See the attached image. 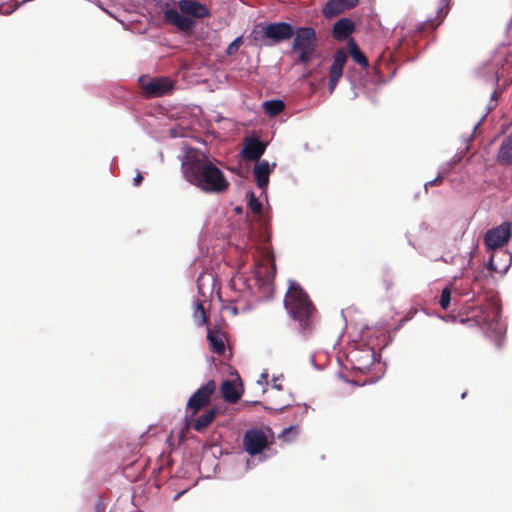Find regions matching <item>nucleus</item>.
<instances>
[{
	"mask_svg": "<svg viewBox=\"0 0 512 512\" xmlns=\"http://www.w3.org/2000/svg\"><path fill=\"white\" fill-rule=\"evenodd\" d=\"M348 50L349 54L352 57L353 61L360 65L362 68H367L369 66V62L364 53L360 50L359 46L355 42L353 38L348 40Z\"/></svg>",
	"mask_w": 512,
	"mask_h": 512,
	"instance_id": "aec40b11",
	"label": "nucleus"
},
{
	"mask_svg": "<svg viewBox=\"0 0 512 512\" xmlns=\"http://www.w3.org/2000/svg\"><path fill=\"white\" fill-rule=\"evenodd\" d=\"M275 274H276V266H275V263H272L270 270L266 272L264 282L267 284L272 282V280L275 277Z\"/></svg>",
	"mask_w": 512,
	"mask_h": 512,
	"instance_id": "c85d7f7f",
	"label": "nucleus"
},
{
	"mask_svg": "<svg viewBox=\"0 0 512 512\" xmlns=\"http://www.w3.org/2000/svg\"><path fill=\"white\" fill-rule=\"evenodd\" d=\"M276 167V163H272L270 167L267 161L258 162L253 168L255 182L260 189H265L269 184L270 174Z\"/></svg>",
	"mask_w": 512,
	"mask_h": 512,
	"instance_id": "4468645a",
	"label": "nucleus"
},
{
	"mask_svg": "<svg viewBox=\"0 0 512 512\" xmlns=\"http://www.w3.org/2000/svg\"><path fill=\"white\" fill-rule=\"evenodd\" d=\"M174 83L168 77H156L142 84L143 94L147 98L162 97L173 90Z\"/></svg>",
	"mask_w": 512,
	"mask_h": 512,
	"instance_id": "6e6552de",
	"label": "nucleus"
},
{
	"mask_svg": "<svg viewBox=\"0 0 512 512\" xmlns=\"http://www.w3.org/2000/svg\"><path fill=\"white\" fill-rule=\"evenodd\" d=\"M164 21L166 23L174 25L177 29L183 32H190L195 22L189 17L180 14L176 9H167L164 12Z\"/></svg>",
	"mask_w": 512,
	"mask_h": 512,
	"instance_id": "f8f14e48",
	"label": "nucleus"
},
{
	"mask_svg": "<svg viewBox=\"0 0 512 512\" xmlns=\"http://www.w3.org/2000/svg\"><path fill=\"white\" fill-rule=\"evenodd\" d=\"M443 182V177L441 175L437 176L435 179L427 182L425 184V188L427 189L428 186H436V185H440L442 184Z\"/></svg>",
	"mask_w": 512,
	"mask_h": 512,
	"instance_id": "7c9ffc66",
	"label": "nucleus"
},
{
	"mask_svg": "<svg viewBox=\"0 0 512 512\" xmlns=\"http://www.w3.org/2000/svg\"><path fill=\"white\" fill-rule=\"evenodd\" d=\"M487 268L490 272H498V269L497 267L495 266V263H494V257L492 256L487 264Z\"/></svg>",
	"mask_w": 512,
	"mask_h": 512,
	"instance_id": "2f4dec72",
	"label": "nucleus"
},
{
	"mask_svg": "<svg viewBox=\"0 0 512 512\" xmlns=\"http://www.w3.org/2000/svg\"><path fill=\"white\" fill-rule=\"evenodd\" d=\"M243 41H242V37H237L234 41H232L227 49H226V54L231 56L233 54H235L239 47L242 45Z\"/></svg>",
	"mask_w": 512,
	"mask_h": 512,
	"instance_id": "bb28decb",
	"label": "nucleus"
},
{
	"mask_svg": "<svg viewBox=\"0 0 512 512\" xmlns=\"http://www.w3.org/2000/svg\"><path fill=\"white\" fill-rule=\"evenodd\" d=\"M217 408L213 407L205 411L204 414L195 419L193 423V429L197 432L204 431L215 419L217 415Z\"/></svg>",
	"mask_w": 512,
	"mask_h": 512,
	"instance_id": "6ab92c4d",
	"label": "nucleus"
},
{
	"mask_svg": "<svg viewBox=\"0 0 512 512\" xmlns=\"http://www.w3.org/2000/svg\"><path fill=\"white\" fill-rule=\"evenodd\" d=\"M284 306L291 318L298 323L303 334L315 328L317 309L299 284H291L284 299Z\"/></svg>",
	"mask_w": 512,
	"mask_h": 512,
	"instance_id": "f03ea898",
	"label": "nucleus"
},
{
	"mask_svg": "<svg viewBox=\"0 0 512 512\" xmlns=\"http://www.w3.org/2000/svg\"><path fill=\"white\" fill-rule=\"evenodd\" d=\"M355 30V24L349 18H341L332 28V36L338 41L347 39Z\"/></svg>",
	"mask_w": 512,
	"mask_h": 512,
	"instance_id": "dca6fc26",
	"label": "nucleus"
},
{
	"mask_svg": "<svg viewBox=\"0 0 512 512\" xmlns=\"http://www.w3.org/2000/svg\"><path fill=\"white\" fill-rule=\"evenodd\" d=\"M266 147L267 144L261 141L258 137H245L241 156L248 161H258L265 153Z\"/></svg>",
	"mask_w": 512,
	"mask_h": 512,
	"instance_id": "9d476101",
	"label": "nucleus"
},
{
	"mask_svg": "<svg viewBox=\"0 0 512 512\" xmlns=\"http://www.w3.org/2000/svg\"><path fill=\"white\" fill-rule=\"evenodd\" d=\"M342 4H343V7L345 9H350V8H354L359 0H339Z\"/></svg>",
	"mask_w": 512,
	"mask_h": 512,
	"instance_id": "c756f323",
	"label": "nucleus"
},
{
	"mask_svg": "<svg viewBox=\"0 0 512 512\" xmlns=\"http://www.w3.org/2000/svg\"><path fill=\"white\" fill-rule=\"evenodd\" d=\"M501 307L495 302H489L473 311L472 318L477 325L485 328L496 340H500L503 335V327L500 323Z\"/></svg>",
	"mask_w": 512,
	"mask_h": 512,
	"instance_id": "7ed1b4c3",
	"label": "nucleus"
},
{
	"mask_svg": "<svg viewBox=\"0 0 512 512\" xmlns=\"http://www.w3.org/2000/svg\"><path fill=\"white\" fill-rule=\"evenodd\" d=\"M193 318L198 326H204L208 324V316L201 301L196 302L193 311Z\"/></svg>",
	"mask_w": 512,
	"mask_h": 512,
	"instance_id": "5701e85b",
	"label": "nucleus"
},
{
	"mask_svg": "<svg viewBox=\"0 0 512 512\" xmlns=\"http://www.w3.org/2000/svg\"><path fill=\"white\" fill-rule=\"evenodd\" d=\"M181 171L186 181L207 193H222L230 185L222 170L199 149L187 150Z\"/></svg>",
	"mask_w": 512,
	"mask_h": 512,
	"instance_id": "f257e3e1",
	"label": "nucleus"
},
{
	"mask_svg": "<svg viewBox=\"0 0 512 512\" xmlns=\"http://www.w3.org/2000/svg\"><path fill=\"white\" fill-rule=\"evenodd\" d=\"M264 34L267 39V43L264 45L270 46L291 39L294 35V28L287 22L270 23L265 26Z\"/></svg>",
	"mask_w": 512,
	"mask_h": 512,
	"instance_id": "423d86ee",
	"label": "nucleus"
},
{
	"mask_svg": "<svg viewBox=\"0 0 512 512\" xmlns=\"http://www.w3.org/2000/svg\"><path fill=\"white\" fill-rule=\"evenodd\" d=\"M264 32H265V26L261 27L260 29L258 27H255L251 31L249 38L256 43H261L262 45H264V43H267V41H265L267 39H266V35L264 34Z\"/></svg>",
	"mask_w": 512,
	"mask_h": 512,
	"instance_id": "b1692460",
	"label": "nucleus"
},
{
	"mask_svg": "<svg viewBox=\"0 0 512 512\" xmlns=\"http://www.w3.org/2000/svg\"><path fill=\"white\" fill-rule=\"evenodd\" d=\"M293 430H294V428H293V427H290V428L286 429V430L284 431V433H288V432H291V431H293Z\"/></svg>",
	"mask_w": 512,
	"mask_h": 512,
	"instance_id": "f704fd0d",
	"label": "nucleus"
},
{
	"mask_svg": "<svg viewBox=\"0 0 512 512\" xmlns=\"http://www.w3.org/2000/svg\"><path fill=\"white\" fill-rule=\"evenodd\" d=\"M285 109V104L282 100H269L263 103V110L265 114L270 117H275Z\"/></svg>",
	"mask_w": 512,
	"mask_h": 512,
	"instance_id": "412c9836",
	"label": "nucleus"
},
{
	"mask_svg": "<svg viewBox=\"0 0 512 512\" xmlns=\"http://www.w3.org/2000/svg\"><path fill=\"white\" fill-rule=\"evenodd\" d=\"M510 234L509 224H502L487 231L485 234V244L490 249L500 248L508 242Z\"/></svg>",
	"mask_w": 512,
	"mask_h": 512,
	"instance_id": "9b49d317",
	"label": "nucleus"
},
{
	"mask_svg": "<svg viewBox=\"0 0 512 512\" xmlns=\"http://www.w3.org/2000/svg\"><path fill=\"white\" fill-rule=\"evenodd\" d=\"M274 387H276L278 390L281 389V385H278V383H274Z\"/></svg>",
	"mask_w": 512,
	"mask_h": 512,
	"instance_id": "c9c22d12",
	"label": "nucleus"
},
{
	"mask_svg": "<svg viewBox=\"0 0 512 512\" xmlns=\"http://www.w3.org/2000/svg\"><path fill=\"white\" fill-rule=\"evenodd\" d=\"M347 61V54L343 49H338L334 53L333 62L329 69L328 90L333 93L340 78L343 75V68Z\"/></svg>",
	"mask_w": 512,
	"mask_h": 512,
	"instance_id": "1a4fd4ad",
	"label": "nucleus"
},
{
	"mask_svg": "<svg viewBox=\"0 0 512 512\" xmlns=\"http://www.w3.org/2000/svg\"><path fill=\"white\" fill-rule=\"evenodd\" d=\"M225 335L219 326L207 329V340L212 352L217 355H223L226 351Z\"/></svg>",
	"mask_w": 512,
	"mask_h": 512,
	"instance_id": "ddd939ff",
	"label": "nucleus"
},
{
	"mask_svg": "<svg viewBox=\"0 0 512 512\" xmlns=\"http://www.w3.org/2000/svg\"><path fill=\"white\" fill-rule=\"evenodd\" d=\"M345 8L339 0H328L323 8V14L326 18H332L341 14Z\"/></svg>",
	"mask_w": 512,
	"mask_h": 512,
	"instance_id": "4be33fe9",
	"label": "nucleus"
},
{
	"mask_svg": "<svg viewBox=\"0 0 512 512\" xmlns=\"http://www.w3.org/2000/svg\"><path fill=\"white\" fill-rule=\"evenodd\" d=\"M292 51L298 53V61L307 64L315 54L318 46L316 31L312 27L294 29Z\"/></svg>",
	"mask_w": 512,
	"mask_h": 512,
	"instance_id": "20e7f679",
	"label": "nucleus"
},
{
	"mask_svg": "<svg viewBox=\"0 0 512 512\" xmlns=\"http://www.w3.org/2000/svg\"><path fill=\"white\" fill-rule=\"evenodd\" d=\"M496 94H497L496 92H493L492 98H495Z\"/></svg>",
	"mask_w": 512,
	"mask_h": 512,
	"instance_id": "e433bc0d",
	"label": "nucleus"
},
{
	"mask_svg": "<svg viewBox=\"0 0 512 512\" xmlns=\"http://www.w3.org/2000/svg\"><path fill=\"white\" fill-rule=\"evenodd\" d=\"M248 208L254 213L259 214L262 211L261 202L255 197L253 192L249 193Z\"/></svg>",
	"mask_w": 512,
	"mask_h": 512,
	"instance_id": "393cba45",
	"label": "nucleus"
},
{
	"mask_svg": "<svg viewBox=\"0 0 512 512\" xmlns=\"http://www.w3.org/2000/svg\"><path fill=\"white\" fill-rule=\"evenodd\" d=\"M444 2V6L441 7L439 10H438V18H439V21L436 25H434V28L436 26H438L442 21H443V18L446 16V14L448 13V4H449V1L450 0H442Z\"/></svg>",
	"mask_w": 512,
	"mask_h": 512,
	"instance_id": "cd10ccee",
	"label": "nucleus"
},
{
	"mask_svg": "<svg viewBox=\"0 0 512 512\" xmlns=\"http://www.w3.org/2000/svg\"><path fill=\"white\" fill-rule=\"evenodd\" d=\"M451 301V288L445 287L440 295L439 305L442 309L447 310Z\"/></svg>",
	"mask_w": 512,
	"mask_h": 512,
	"instance_id": "a878e982",
	"label": "nucleus"
},
{
	"mask_svg": "<svg viewBox=\"0 0 512 512\" xmlns=\"http://www.w3.org/2000/svg\"><path fill=\"white\" fill-rule=\"evenodd\" d=\"M179 9L183 14L200 19L210 15L208 8L195 0H180Z\"/></svg>",
	"mask_w": 512,
	"mask_h": 512,
	"instance_id": "2eb2a0df",
	"label": "nucleus"
},
{
	"mask_svg": "<svg viewBox=\"0 0 512 512\" xmlns=\"http://www.w3.org/2000/svg\"><path fill=\"white\" fill-rule=\"evenodd\" d=\"M215 391V381L209 380L191 395L186 407L187 410L191 411V416L196 415L201 409L205 408L210 403Z\"/></svg>",
	"mask_w": 512,
	"mask_h": 512,
	"instance_id": "39448f33",
	"label": "nucleus"
},
{
	"mask_svg": "<svg viewBox=\"0 0 512 512\" xmlns=\"http://www.w3.org/2000/svg\"><path fill=\"white\" fill-rule=\"evenodd\" d=\"M243 445L251 456L260 454L268 445L266 433L260 429H249L243 436Z\"/></svg>",
	"mask_w": 512,
	"mask_h": 512,
	"instance_id": "0eeeda50",
	"label": "nucleus"
},
{
	"mask_svg": "<svg viewBox=\"0 0 512 512\" xmlns=\"http://www.w3.org/2000/svg\"><path fill=\"white\" fill-rule=\"evenodd\" d=\"M222 398L227 403H236L242 395L235 382L224 380L220 386Z\"/></svg>",
	"mask_w": 512,
	"mask_h": 512,
	"instance_id": "f3484780",
	"label": "nucleus"
},
{
	"mask_svg": "<svg viewBox=\"0 0 512 512\" xmlns=\"http://www.w3.org/2000/svg\"><path fill=\"white\" fill-rule=\"evenodd\" d=\"M105 511V505L101 500H98L94 506V512H104Z\"/></svg>",
	"mask_w": 512,
	"mask_h": 512,
	"instance_id": "473e14b6",
	"label": "nucleus"
},
{
	"mask_svg": "<svg viewBox=\"0 0 512 512\" xmlns=\"http://www.w3.org/2000/svg\"><path fill=\"white\" fill-rule=\"evenodd\" d=\"M143 181V176L141 173H137V175L133 179L134 186H139Z\"/></svg>",
	"mask_w": 512,
	"mask_h": 512,
	"instance_id": "72a5a7b5",
	"label": "nucleus"
},
{
	"mask_svg": "<svg viewBox=\"0 0 512 512\" xmlns=\"http://www.w3.org/2000/svg\"><path fill=\"white\" fill-rule=\"evenodd\" d=\"M497 161L501 165L512 164V133L501 143L497 153Z\"/></svg>",
	"mask_w": 512,
	"mask_h": 512,
	"instance_id": "a211bd4d",
	"label": "nucleus"
}]
</instances>
